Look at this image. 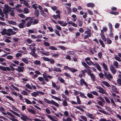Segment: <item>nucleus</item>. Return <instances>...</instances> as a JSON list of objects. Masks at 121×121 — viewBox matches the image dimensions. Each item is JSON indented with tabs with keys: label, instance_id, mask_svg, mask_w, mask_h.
<instances>
[{
	"label": "nucleus",
	"instance_id": "f257e3e1",
	"mask_svg": "<svg viewBox=\"0 0 121 121\" xmlns=\"http://www.w3.org/2000/svg\"><path fill=\"white\" fill-rule=\"evenodd\" d=\"M0 33L3 35H6L8 36H10L11 35L15 34L16 32L13 31L12 29L9 28L7 30L6 29H3Z\"/></svg>",
	"mask_w": 121,
	"mask_h": 121
},
{
	"label": "nucleus",
	"instance_id": "f03ea898",
	"mask_svg": "<svg viewBox=\"0 0 121 121\" xmlns=\"http://www.w3.org/2000/svg\"><path fill=\"white\" fill-rule=\"evenodd\" d=\"M44 100L47 104H53L55 106L57 107H58L59 106V105L58 103H56L53 100H51L50 101L46 98H44Z\"/></svg>",
	"mask_w": 121,
	"mask_h": 121
},
{
	"label": "nucleus",
	"instance_id": "7ed1b4c3",
	"mask_svg": "<svg viewBox=\"0 0 121 121\" xmlns=\"http://www.w3.org/2000/svg\"><path fill=\"white\" fill-rule=\"evenodd\" d=\"M104 76L107 79L110 80V79L113 78V77L109 72L107 73L105 71H104Z\"/></svg>",
	"mask_w": 121,
	"mask_h": 121
},
{
	"label": "nucleus",
	"instance_id": "20e7f679",
	"mask_svg": "<svg viewBox=\"0 0 121 121\" xmlns=\"http://www.w3.org/2000/svg\"><path fill=\"white\" fill-rule=\"evenodd\" d=\"M36 51L35 48V47H34L31 50V52H31L30 53L31 55L32 56L35 58H36L38 56L35 53Z\"/></svg>",
	"mask_w": 121,
	"mask_h": 121
},
{
	"label": "nucleus",
	"instance_id": "39448f33",
	"mask_svg": "<svg viewBox=\"0 0 121 121\" xmlns=\"http://www.w3.org/2000/svg\"><path fill=\"white\" fill-rule=\"evenodd\" d=\"M110 70L111 72L113 74H115L117 71V70L115 68L113 65H112L110 66Z\"/></svg>",
	"mask_w": 121,
	"mask_h": 121
},
{
	"label": "nucleus",
	"instance_id": "423d86ee",
	"mask_svg": "<svg viewBox=\"0 0 121 121\" xmlns=\"http://www.w3.org/2000/svg\"><path fill=\"white\" fill-rule=\"evenodd\" d=\"M83 19L82 18L78 19L77 20V24L79 26L81 27L82 26L83 24Z\"/></svg>",
	"mask_w": 121,
	"mask_h": 121
},
{
	"label": "nucleus",
	"instance_id": "0eeeda50",
	"mask_svg": "<svg viewBox=\"0 0 121 121\" xmlns=\"http://www.w3.org/2000/svg\"><path fill=\"white\" fill-rule=\"evenodd\" d=\"M24 69V67L19 66L17 68L15 69L19 73L23 72Z\"/></svg>",
	"mask_w": 121,
	"mask_h": 121
},
{
	"label": "nucleus",
	"instance_id": "6e6552de",
	"mask_svg": "<svg viewBox=\"0 0 121 121\" xmlns=\"http://www.w3.org/2000/svg\"><path fill=\"white\" fill-rule=\"evenodd\" d=\"M51 69H52V70L54 71L60 72H61L62 71V70L60 68H58L54 67L53 68H51Z\"/></svg>",
	"mask_w": 121,
	"mask_h": 121
},
{
	"label": "nucleus",
	"instance_id": "1a4fd4ad",
	"mask_svg": "<svg viewBox=\"0 0 121 121\" xmlns=\"http://www.w3.org/2000/svg\"><path fill=\"white\" fill-rule=\"evenodd\" d=\"M80 84L82 86L83 84L86 86H88L87 83L83 78H82L80 79Z\"/></svg>",
	"mask_w": 121,
	"mask_h": 121
},
{
	"label": "nucleus",
	"instance_id": "9d476101",
	"mask_svg": "<svg viewBox=\"0 0 121 121\" xmlns=\"http://www.w3.org/2000/svg\"><path fill=\"white\" fill-rule=\"evenodd\" d=\"M112 88L113 92H115L117 94L119 93V91H118L116 86L113 85L112 86Z\"/></svg>",
	"mask_w": 121,
	"mask_h": 121
},
{
	"label": "nucleus",
	"instance_id": "9b49d317",
	"mask_svg": "<svg viewBox=\"0 0 121 121\" xmlns=\"http://www.w3.org/2000/svg\"><path fill=\"white\" fill-rule=\"evenodd\" d=\"M22 117H21V118L22 120L24 121H26L27 120H29V118L26 116L24 115H22Z\"/></svg>",
	"mask_w": 121,
	"mask_h": 121
},
{
	"label": "nucleus",
	"instance_id": "f8f14e48",
	"mask_svg": "<svg viewBox=\"0 0 121 121\" xmlns=\"http://www.w3.org/2000/svg\"><path fill=\"white\" fill-rule=\"evenodd\" d=\"M85 34H87V35L89 36V37H91V30L88 28L87 30L85 32Z\"/></svg>",
	"mask_w": 121,
	"mask_h": 121
},
{
	"label": "nucleus",
	"instance_id": "ddd939ff",
	"mask_svg": "<svg viewBox=\"0 0 121 121\" xmlns=\"http://www.w3.org/2000/svg\"><path fill=\"white\" fill-rule=\"evenodd\" d=\"M58 23L60 24L61 26H66L67 23L65 22L64 24V22L63 21H57Z\"/></svg>",
	"mask_w": 121,
	"mask_h": 121
},
{
	"label": "nucleus",
	"instance_id": "4468645a",
	"mask_svg": "<svg viewBox=\"0 0 121 121\" xmlns=\"http://www.w3.org/2000/svg\"><path fill=\"white\" fill-rule=\"evenodd\" d=\"M82 65H83L84 67L86 68L87 69H88L90 68V67H89L84 61H82Z\"/></svg>",
	"mask_w": 121,
	"mask_h": 121
},
{
	"label": "nucleus",
	"instance_id": "2eb2a0df",
	"mask_svg": "<svg viewBox=\"0 0 121 121\" xmlns=\"http://www.w3.org/2000/svg\"><path fill=\"white\" fill-rule=\"evenodd\" d=\"M5 9H7L9 11H10L12 9V8L10 6H9L8 5L5 4Z\"/></svg>",
	"mask_w": 121,
	"mask_h": 121
},
{
	"label": "nucleus",
	"instance_id": "dca6fc26",
	"mask_svg": "<svg viewBox=\"0 0 121 121\" xmlns=\"http://www.w3.org/2000/svg\"><path fill=\"white\" fill-rule=\"evenodd\" d=\"M8 22L10 24H12L13 25H16L17 24V23L12 20L9 21L7 20Z\"/></svg>",
	"mask_w": 121,
	"mask_h": 121
},
{
	"label": "nucleus",
	"instance_id": "f3484780",
	"mask_svg": "<svg viewBox=\"0 0 121 121\" xmlns=\"http://www.w3.org/2000/svg\"><path fill=\"white\" fill-rule=\"evenodd\" d=\"M86 6L88 7L93 8L95 6L94 4L92 3H90L87 4Z\"/></svg>",
	"mask_w": 121,
	"mask_h": 121
},
{
	"label": "nucleus",
	"instance_id": "a211bd4d",
	"mask_svg": "<svg viewBox=\"0 0 121 121\" xmlns=\"http://www.w3.org/2000/svg\"><path fill=\"white\" fill-rule=\"evenodd\" d=\"M90 76L91 79L93 82H94L95 81V76L93 73H92L91 74Z\"/></svg>",
	"mask_w": 121,
	"mask_h": 121
},
{
	"label": "nucleus",
	"instance_id": "6ab92c4d",
	"mask_svg": "<svg viewBox=\"0 0 121 121\" xmlns=\"http://www.w3.org/2000/svg\"><path fill=\"white\" fill-rule=\"evenodd\" d=\"M86 115L91 119H94V117L93 116L92 114H90L88 112L87 113Z\"/></svg>",
	"mask_w": 121,
	"mask_h": 121
},
{
	"label": "nucleus",
	"instance_id": "aec40b11",
	"mask_svg": "<svg viewBox=\"0 0 121 121\" xmlns=\"http://www.w3.org/2000/svg\"><path fill=\"white\" fill-rule=\"evenodd\" d=\"M102 83L104 84L105 86L107 87H110V85L108 83L105 81H103L102 82Z\"/></svg>",
	"mask_w": 121,
	"mask_h": 121
},
{
	"label": "nucleus",
	"instance_id": "412c9836",
	"mask_svg": "<svg viewBox=\"0 0 121 121\" xmlns=\"http://www.w3.org/2000/svg\"><path fill=\"white\" fill-rule=\"evenodd\" d=\"M69 70L71 72H72L73 73H75L76 72L78 71V70L74 68H69Z\"/></svg>",
	"mask_w": 121,
	"mask_h": 121
},
{
	"label": "nucleus",
	"instance_id": "4be33fe9",
	"mask_svg": "<svg viewBox=\"0 0 121 121\" xmlns=\"http://www.w3.org/2000/svg\"><path fill=\"white\" fill-rule=\"evenodd\" d=\"M27 110L29 112L33 114H35V111L33 110L28 108H27Z\"/></svg>",
	"mask_w": 121,
	"mask_h": 121
},
{
	"label": "nucleus",
	"instance_id": "5701e85b",
	"mask_svg": "<svg viewBox=\"0 0 121 121\" xmlns=\"http://www.w3.org/2000/svg\"><path fill=\"white\" fill-rule=\"evenodd\" d=\"M100 35H101V36L102 39L104 41H106L107 40V39L106 38L104 34H100Z\"/></svg>",
	"mask_w": 121,
	"mask_h": 121
},
{
	"label": "nucleus",
	"instance_id": "b1692460",
	"mask_svg": "<svg viewBox=\"0 0 121 121\" xmlns=\"http://www.w3.org/2000/svg\"><path fill=\"white\" fill-rule=\"evenodd\" d=\"M52 86L54 87H56V89L57 90H59L60 88L59 87H57V86H56V84L54 83L52 81Z\"/></svg>",
	"mask_w": 121,
	"mask_h": 121
},
{
	"label": "nucleus",
	"instance_id": "393cba45",
	"mask_svg": "<svg viewBox=\"0 0 121 121\" xmlns=\"http://www.w3.org/2000/svg\"><path fill=\"white\" fill-rule=\"evenodd\" d=\"M36 17H38L39 15V11L38 10H36L34 13Z\"/></svg>",
	"mask_w": 121,
	"mask_h": 121
},
{
	"label": "nucleus",
	"instance_id": "a878e982",
	"mask_svg": "<svg viewBox=\"0 0 121 121\" xmlns=\"http://www.w3.org/2000/svg\"><path fill=\"white\" fill-rule=\"evenodd\" d=\"M63 121H72V120L71 118L70 117H67L66 119L64 117L63 118Z\"/></svg>",
	"mask_w": 121,
	"mask_h": 121
},
{
	"label": "nucleus",
	"instance_id": "bb28decb",
	"mask_svg": "<svg viewBox=\"0 0 121 121\" xmlns=\"http://www.w3.org/2000/svg\"><path fill=\"white\" fill-rule=\"evenodd\" d=\"M40 53L42 54L47 56H49V54L48 52H44L43 51H40Z\"/></svg>",
	"mask_w": 121,
	"mask_h": 121
},
{
	"label": "nucleus",
	"instance_id": "cd10ccee",
	"mask_svg": "<svg viewBox=\"0 0 121 121\" xmlns=\"http://www.w3.org/2000/svg\"><path fill=\"white\" fill-rule=\"evenodd\" d=\"M53 17L54 19L56 20L57 19V18H60V15L59 14H57L56 15H53Z\"/></svg>",
	"mask_w": 121,
	"mask_h": 121
},
{
	"label": "nucleus",
	"instance_id": "c85d7f7f",
	"mask_svg": "<svg viewBox=\"0 0 121 121\" xmlns=\"http://www.w3.org/2000/svg\"><path fill=\"white\" fill-rule=\"evenodd\" d=\"M21 60L24 62L25 64H28L29 63L28 60L25 58H23L21 59Z\"/></svg>",
	"mask_w": 121,
	"mask_h": 121
},
{
	"label": "nucleus",
	"instance_id": "c756f323",
	"mask_svg": "<svg viewBox=\"0 0 121 121\" xmlns=\"http://www.w3.org/2000/svg\"><path fill=\"white\" fill-rule=\"evenodd\" d=\"M31 94L32 96L35 97H36L37 96H38L39 95V94H38V92H34L32 93Z\"/></svg>",
	"mask_w": 121,
	"mask_h": 121
},
{
	"label": "nucleus",
	"instance_id": "7c9ffc66",
	"mask_svg": "<svg viewBox=\"0 0 121 121\" xmlns=\"http://www.w3.org/2000/svg\"><path fill=\"white\" fill-rule=\"evenodd\" d=\"M76 98L77 99V104H81V101L79 97L78 96H76Z\"/></svg>",
	"mask_w": 121,
	"mask_h": 121
},
{
	"label": "nucleus",
	"instance_id": "2f4dec72",
	"mask_svg": "<svg viewBox=\"0 0 121 121\" xmlns=\"http://www.w3.org/2000/svg\"><path fill=\"white\" fill-rule=\"evenodd\" d=\"M68 104L66 100V99L64 100L62 103V105L64 107H66L67 106Z\"/></svg>",
	"mask_w": 121,
	"mask_h": 121
},
{
	"label": "nucleus",
	"instance_id": "473e14b6",
	"mask_svg": "<svg viewBox=\"0 0 121 121\" xmlns=\"http://www.w3.org/2000/svg\"><path fill=\"white\" fill-rule=\"evenodd\" d=\"M51 96L52 98H53L54 99H56L58 101H61V99L60 98H59L57 97L54 96L52 95H51Z\"/></svg>",
	"mask_w": 121,
	"mask_h": 121
},
{
	"label": "nucleus",
	"instance_id": "72a5a7b5",
	"mask_svg": "<svg viewBox=\"0 0 121 121\" xmlns=\"http://www.w3.org/2000/svg\"><path fill=\"white\" fill-rule=\"evenodd\" d=\"M103 66L104 68V69L106 70H108V68L107 66V65L105 64L104 63H103Z\"/></svg>",
	"mask_w": 121,
	"mask_h": 121
},
{
	"label": "nucleus",
	"instance_id": "f704fd0d",
	"mask_svg": "<svg viewBox=\"0 0 121 121\" xmlns=\"http://www.w3.org/2000/svg\"><path fill=\"white\" fill-rule=\"evenodd\" d=\"M98 110L100 112L103 113L106 115H109V114L108 113V112H106L105 111H104L99 109H98Z\"/></svg>",
	"mask_w": 121,
	"mask_h": 121
},
{
	"label": "nucleus",
	"instance_id": "c9c22d12",
	"mask_svg": "<svg viewBox=\"0 0 121 121\" xmlns=\"http://www.w3.org/2000/svg\"><path fill=\"white\" fill-rule=\"evenodd\" d=\"M102 47L104 48L105 47L104 43H103V42L101 39H99V40Z\"/></svg>",
	"mask_w": 121,
	"mask_h": 121
},
{
	"label": "nucleus",
	"instance_id": "e433bc0d",
	"mask_svg": "<svg viewBox=\"0 0 121 121\" xmlns=\"http://www.w3.org/2000/svg\"><path fill=\"white\" fill-rule=\"evenodd\" d=\"M113 64L114 66L116 68H118V63L117 62V61H114L113 63Z\"/></svg>",
	"mask_w": 121,
	"mask_h": 121
},
{
	"label": "nucleus",
	"instance_id": "4c0bfd02",
	"mask_svg": "<svg viewBox=\"0 0 121 121\" xmlns=\"http://www.w3.org/2000/svg\"><path fill=\"white\" fill-rule=\"evenodd\" d=\"M49 49H51L52 50H56L57 49V48H55L53 46H50L49 48Z\"/></svg>",
	"mask_w": 121,
	"mask_h": 121
},
{
	"label": "nucleus",
	"instance_id": "58836bf2",
	"mask_svg": "<svg viewBox=\"0 0 121 121\" xmlns=\"http://www.w3.org/2000/svg\"><path fill=\"white\" fill-rule=\"evenodd\" d=\"M110 13L112 14H114L115 15H116L118 14L119 12H114V11H111Z\"/></svg>",
	"mask_w": 121,
	"mask_h": 121
},
{
	"label": "nucleus",
	"instance_id": "ea45409f",
	"mask_svg": "<svg viewBox=\"0 0 121 121\" xmlns=\"http://www.w3.org/2000/svg\"><path fill=\"white\" fill-rule=\"evenodd\" d=\"M98 75L101 79L103 78L104 77V74H103L102 72H100L98 74Z\"/></svg>",
	"mask_w": 121,
	"mask_h": 121
},
{
	"label": "nucleus",
	"instance_id": "a19ab883",
	"mask_svg": "<svg viewBox=\"0 0 121 121\" xmlns=\"http://www.w3.org/2000/svg\"><path fill=\"white\" fill-rule=\"evenodd\" d=\"M87 70H86V72H87L88 74L89 75H90L91 74V70L90 69H87Z\"/></svg>",
	"mask_w": 121,
	"mask_h": 121
},
{
	"label": "nucleus",
	"instance_id": "79ce46f5",
	"mask_svg": "<svg viewBox=\"0 0 121 121\" xmlns=\"http://www.w3.org/2000/svg\"><path fill=\"white\" fill-rule=\"evenodd\" d=\"M87 95L89 98H94V96L92 94L88 93L87 94Z\"/></svg>",
	"mask_w": 121,
	"mask_h": 121
},
{
	"label": "nucleus",
	"instance_id": "37998d69",
	"mask_svg": "<svg viewBox=\"0 0 121 121\" xmlns=\"http://www.w3.org/2000/svg\"><path fill=\"white\" fill-rule=\"evenodd\" d=\"M25 102L27 103V104H32V103L28 99L26 98L25 99Z\"/></svg>",
	"mask_w": 121,
	"mask_h": 121
},
{
	"label": "nucleus",
	"instance_id": "c03bdc74",
	"mask_svg": "<svg viewBox=\"0 0 121 121\" xmlns=\"http://www.w3.org/2000/svg\"><path fill=\"white\" fill-rule=\"evenodd\" d=\"M24 13L26 14H27L29 13V11L28 10V9L26 8H25L24 10Z\"/></svg>",
	"mask_w": 121,
	"mask_h": 121
},
{
	"label": "nucleus",
	"instance_id": "a18cd8bd",
	"mask_svg": "<svg viewBox=\"0 0 121 121\" xmlns=\"http://www.w3.org/2000/svg\"><path fill=\"white\" fill-rule=\"evenodd\" d=\"M55 32L56 34L58 36H60V35L59 33V31L56 29L54 31Z\"/></svg>",
	"mask_w": 121,
	"mask_h": 121
},
{
	"label": "nucleus",
	"instance_id": "49530a36",
	"mask_svg": "<svg viewBox=\"0 0 121 121\" xmlns=\"http://www.w3.org/2000/svg\"><path fill=\"white\" fill-rule=\"evenodd\" d=\"M43 78L46 80L47 82H48L49 81L48 79V78L47 77V76H46L44 75V74H43Z\"/></svg>",
	"mask_w": 121,
	"mask_h": 121
},
{
	"label": "nucleus",
	"instance_id": "de8ad7c7",
	"mask_svg": "<svg viewBox=\"0 0 121 121\" xmlns=\"http://www.w3.org/2000/svg\"><path fill=\"white\" fill-rule=\"evenodd\" d=\"M24 24L20 23L18 25V26L20 28H23L24 27Z\"/></svg>",
	"mask_w": 121,
	"mask_h": 121
},
{
	"label": "nucleus",
	"instance_id": "09e8293b",
	"mask_svg": "<svg viewBox=\"0 0 121 121\" xmlns=\"http://www.w3.org/2000/svg\"><path fill=\"white\" fill-rule=\"evenodd\" d=\"M6 97L7 98L9 99L10 100L13 101H14V100L13 99L12 97L8 95H7L6 96Z\"/></svg>",
	"mask_w": 121,
	"mask_h": 121
},
{
	"label": "nucleus",
	"instance_id": "8fccbe9b",
	"mask_svg": "<svg viewBox=\"0 0 121 121\" xmlns=\"http://www.w3.org/2000/svg\"><path fill=\"white\" fill-rule=\"evenodd\" d=\"M58 80L61 83H64L65 82V81L62 78L59 77L58 78Z\"/></svg>",
	"mask_w": 121,
	"mask_h": 121
},
{
	"label": "nucleus",
	"instance_id": "3c124183",
	"mask_svg": "<svg viewBox=\"0 0 121 121\" xmlns=\"http://www.w3.org/2000/svg\"><path fill=\"white\" fill-rule=\"evenodd\" d=\"M27 87L28 89H32V87L29 84L27 83L25 85Z\"/></svg>",
	"mask_w": 121,
	"mask_h": 121
},
{
	"label": "nucleus",
	"instance_id": "603ef678",
	"mask_svg": "<svg viewBox=\"0 0 121 121\" xmlns=\"http://www.w3.org/2000/svg\"><path fill=\"white\" fill-rule=\"evenodd\" d=\"M100 93L102 94H105V92H106L104 90L103 88H102L100 90H99L98 91Z\"/></svg>",
	"mask_w": 121,
	"mask_h": 121
},
{
	"label": "nucleus",
	"instance_id": "864d4df0",
	"mask_svg": "<svg viewBox=\"0 0 121 121\" xmlns=\"http://www.w3.org/2000/svg\"><path fill=\"white\" fill-rule=\"evenodd\" d=\"M43 58L44 61H49L50 60V59H49L48 58L43 57Z\"/></svg>",
	"mask_w": 121,
	"mask_h": 121
},
{
	"label": "nucleus",
	"instance_id": "5fc2aeb1",
	"mask_svg": "<svg viewBox=\"0 0 121 121\" xmlns=\"http://www.w3.org/2000/svg\"><path fill=\"white\" fill-rule=\"evenodd\" d=\"M3 11L5 15L7 14V13H9V11L7 9H5V8L3 10Z\"/></svg>",
	"mask_w": 121,
	"mask_h": 121
},
{
	"label": "nucleus",
	"instance_id": "6e6d98bb",
	"mask_svg": "<svg viewBox=\"0 0 121 121\" xmlns=\"http://www.w3.org/2000/svg\"><path fill=\"white\" fill-rule=\"evenodd\" d=\"M34 63L35 64L37 65H39L41 63L40 61L39 60H35L34 61Z\"/></svg>",
	"mask_w": 121,
	"mask_h": 121
},
{
	"label": "nucleus",
	"instance_id": "4d7b16f0",
	"mask_svg": "<svg viewBox=\"0 0 121 121\" xmlns=\"http://www.w3.org/2000/svg\"><path fill=\"white\" fill-rule=\"evenodd\" d=\"M32 22V21H30L28 22L26 24V26L27 27H29L31 25Z\"/></svg>",
	"mask_w": 121,
	"mask_h": 121
},
{
	"label": "nucleus",
	"instance_id": "13d9d810",
	"mask_svg": "<svg viewBox=\"0 0 121 121\" xmlns=\"http://www.w3.org/2000/svg\"><path fill=\"white\" fill-rule=\"evenodd\" d=\"M75 107L77 108V109H78L80 111H81L82 112H84V110L82 109V108H80L78 106H75Z\"/></svg>",
	"mask_w": 121,
	"mask_h": 121
},
{
	"label": "nucleus",
	"instance_id": "bf43d9fd",
	"mask_svg": "<svg viewBox=\"0 0 121 121\" xmlns=\"http://www.w3.org/2000/svg\"><path fill=\"white\" fill-rule=\"evenodd\" d=\"M80 95L82 98H83L86 99L87 98V97L84 95V94H82L81 92L80 94Z\"/></svg>",
	"mask_w": 121,
	"mask_h": 121
},
{
	"label": "nucleus",
	"instance_id": "052dcab7",
	"mask_svg": "<svg viewBox=\"0 0 121 121\" xmlns=\"http://www.w3.org/2000/svg\"><path fill=\"white\" fill-rule=\"evenodd\" d=\"M11 12L10 13V14L11 16H14L15 14V13L14 10H12Z\"/></svg>",
	"mask_w": 121,
	"mask_h": 121
},
{
	"label": "nucleus",
	"instance_id": "680f3d73",
	"mask_svg": "<svg viewBox=\"0 0 121 121\" xmlns=\"http://www.w3.org/2000/svg\"><path fill=\"white\" fill-rule=\"evenodd\" d=\"M102 53L101 52H100L98 53V56L100 59H101L102 56Z\"/></svg>",
	"mask_w": 121,
	"mask_h": 121
},
{
	"label": "nucleus",
	"instance_id": "e2e57ef3",
	"mask_svg": "<svg viewBox=\"0 0 121 121\" xmlns=\"http://www.w3.org/2000/svg\"><path fill=\"white\" fill-rule=\"evenodd\" d=\"M74 91H75L74 92V94L76 95H78L79 94H80L81 92L77 91L75 90H74Z\"/></svg>",
	"mask_w": 121,
	"mask_h": 121
},
{
	"label": "nucleus",
	"instance_id": "0e129e2a",
	"mask_svg": "<svg viewBox=\"0 0 121 121\" xmlns=\"http://www.w3.org/2000/svg\"><path fill=\"white\" fill-rule=\"evenodd\" d=\"M48 117L50 119V120L52 121H54V120H55V119L53 118L50 115H47Z\"/></svg>",
	"mask_w": 121,
	"mask_h": 121
},
{
	"label": "nucleus",
	"instance_id": "69168bd1",
	"mask_svg": "<svg viewBox=\"0 0 121 121\" xmlns=\"http://www.w3.org/2000/svg\"><path fill=\"white\" fill-rule=\"evenodd\" d=\"M32 7L35 9L36 10L37 8V4H34L32 5Z\"/></svg>",
	"mask_w": 121,
	"mask_h": 121
},
{
	"label": "nucleus",
	"instance_id": "338daca9",
	"mask_svg": "<svg viewBox=\"0 0 121 121\" xmlns=\"http://www.w3.org/2000/svg\"><path fill=\"white\" fill-rule=\"evenodd\" d=\"M81 117L82 119L85 121H87V119L85 116H81Z\"/></svg>",
	"mask_w": 121,
	"mask_h": 121
},
{
	"label": "nucleus",
	"instance_id": "774afa93",
	"mask_svg": "<svg viewBox=\"0 0 121 121\" xmlns=\"http://www.w3.org/2000/svg\"><path fill=\"white\" fill-rule=\"evenodd\" d=\"M106 41H107V43L108 44H111L112 43V41L109 38L107 39Z\"/></svg>",
	"mask_w": 121,
	"mask_h": 121
}]
</instances>
